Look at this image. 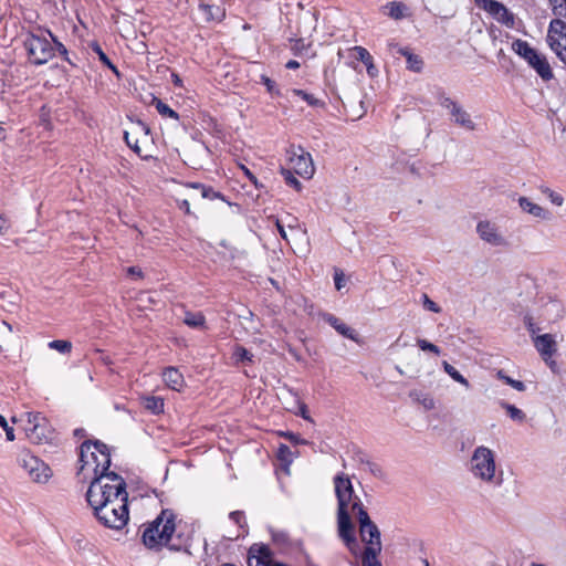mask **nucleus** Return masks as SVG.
I'll use <instances>...</instances> for the list:
<instances>
[{"instance_id": "nucleus-19", "label": "nucleus", "mask_w": 566, "mask_h": 566, "mask_svg": "<svg viewBox=\"0 0 566 566\" xmlns=\"http://www.w3.org/2000/svg\"><path fill=\"white\" fill-rule=\"evenodd\" d=\"M518 205L524 212L530 213L535 218H538L542 220H551L552 219L551 211L541 207L539 205L532 202L526 197H520Z\"/></svg>"}, {"instance_id": "nucleus-37", "label": "nucleus", "mask_w": 566, "mask_h": 566, "mask_svg": "<svg viewBox=\"0 0 566 566\" xmlns=\"http://www.w3.org/2000/svg\"><path fill=\"white\" fill-rule=\"evenodd\" d=\"M235 363H252L253 355L243 346L237 345L233 352Z\"/></svg>"}, {"instance_id": "nucleus-35", "label": "nucleus", "mask_w": 566, "mask_h": 566, "mask_svg": "<svg viewBox=\"0 0 566 566\" xmlns=\"http://www.w3.org/2000/svg\"><path fill=\"white\" fill-rule=\"evenodd\" d=\"M496 377L517 391H524L526 388L523 381L511 378L502 369L496 373Z\"/></svg>"}, {"instance_id": "nucleus-28", "label": "nucleus", "mask_w": 566, "mask_h": 566, "mask_svg": "<svg viewBox=\"0 0 566 566\" xmlns=\"http://www.w3.org/2000/svg\"><path fill=\"white\" fill-rule=\"evenodd\" d=\"M143 405L146 410L154 415H158L164 411V400L160 397L149 396L145 397Z\"/></svg>"}, {"instance_id": "nucleus-29", "label": "nucleus", "mask_w": 566, "mask_h": 566, "mask_svg": "<svg viewBox=\"0 0 566 566\" xmlns=\"http://www.w3.org/2000/svg\"><path fill=\"white\" fill-rule=\"evenodd\" d=\"M151 104L156 107L157 112L164 117H170L176 120L179 119V115L172 108H170L160 98L153 96Z\"/></svg>"}, {"instance_id": "nucleus-13", "label": "nucleus", "mask_w": 566, "mask_h": 566, "mask_svg": "<svg viewBox=\"0 0 566 566\" xmlns=\"http://www.w3.org/2000/svg\"><path fill=\"white\" fill-rule=\"evenodd\" d=\"M335 493L337 497V510H348L349 504L356 501L350 480L344 474H337L334 478Z\"/></svg>"}, {"instance_id": "nucleus-3", "label": "nucleus", "mask_w": 566, "mask_h": 566, "mask_svg": "<svg viewBox=\"0 0 566 566\" xmlns=\"http://www.w3.org/2000/svg\"><path fill=\"white\" fill-rule=\"evenodd\" d=\"M553 13L558 18L553 19L549 23L547 42L566 65V6H554Z\"/></svg>"}, {"instance_id": "nucleus-5", "label": "nucleus", "mask_w": 566, "mask_h": 566, "mask_svg": "<svg viewBox=\"0 0 566 566\" xmlns=\"http://www.w3.org/2000/svg\"><path fill=\"white\" fill-rule=\"evenodd\" d=\"M512 50L523 57L544 82H548L554 77L546 56L533 49L526 41L521 39L513 41Z\"/></svg>"}, {"instance_id": "nucleus-4", "label": "nucleus", "mask_w": 566, "mask_h": 566, "mask_svg": "<svg viewBox=\"0 0 566 566\" xmlns=\"http://www.w3.org/2000/svg\"><path fill=\"white\" fill-rule=\"evenodd\" d=\"M471 472L475 478L488 483L501 485L502 479L495 478V457L491 449L478 447L471 457Z\"/></svg>"}, {"instance_id": "nucleus-39", "label": "nucleus", "mask_w": 566, "mask_h": 566, "mask_svg": "<svg viewBox=\"0 0 566 566\" xmlns=\"http://www.w3.org/2000/svg\"><path fill=\"white\" fill-rule=\"evenodd\" d=\"M51 474L52 472L50 467L44 463V469H42L40 465H38L36 469H34V473L31 479L34 482H46L50 479Z\"/></svg>"}, {"instance_id": "nucleus-46", "label": "nucleus", "mask_w": 566, "mask_h": 566, "mask_svg": "<svg viewBox=\"0 0 566 566\" xmlns=\"http://www.w3.org/2000/svg\"><path fill=\"white\" fill-rule=\"evenodd\" d=\"M45 33L48 34V36L52 40V42L54 43V51L56 50L61 55L62 57L65 60V61H69L67 59V50L66 48L56 39V36H54L51 31L46 30Z\"/></svg>"}, {"instance_id": "nucleus-63", "label": "nucleus", "mask_w": 566, "mask_h": 566, "mask_svg": "<svg viewBox=\"0 0 566 566\" xmlns=\"http://www.w3.org/2000/svg\"><path fill=\"white\" fill-rule=\"evenodd\" d=\"M285 66L289 70H295L300 67V63L296 60H290Z\"/></svg>"}, {"instance_id": "nucleus-62", "label": "nucleus", "mask_w": 566, "mask_h": 566, "mask_svg": "<svg viewBox=\"0 0 566 566\" xmlns=\"http://www.w3.org/2000/svg\"><path fill=\"white\" fill-rule=\"evenodd\" d=\"M334 281H335V287L337 290H340L344 285V279H343V274L340 273H335V276H334Z\"/></svg>"}, {"instance_id": "nucleus-47", "label": "nucleus", "mask_w": 566, "mask_h": 566, "mask_svg": "<svg viewBox=\"0 0 566 566\" xmlns=\"http://www.w3.org/2000/svg\"><path fill=\"white\" fill-rule=\"evenodd\" d=\"M279 434L286 440H289L293 444H307L308 442L305 439H302L298 434L292 431H280Z\"/></svg>"}, {"instance_id": "nucleus-23", "label": "nucleus", "mask_w": 566, "mask_h": 566, "mask_svg": "<svg viewBox=\"0 0 566 566\" xmlns=\"http://www.w3.org/2000/svg\"><path fill=\"white\" fill-rule=\"evenodd\" d=\"M163 379L174 390H179L184 385V376L175 367H166L163 371Z\"/></svg>"}, {"instance_id": "nucleus-25", "label": "nucleus", "mask_w": 566, "mask_h": 566, "mask_svg": "<svg viewBox=\"0 0 566 566\" xmlns=\"http://www.w3.org/2000/svg\"><path fill=\"white\" fill-rule=\"evenodd\" d=\"M272 541L282 552H287L293 546V541L285 531L271 528Z\"/></svg>"}, {"instance_id": "nucleus-54", "label": "nucleus", "mask_w": 566, "mask_h": 566, "mask_svg": "<svg viewBox=\"0 0 566 566\" xmlns=\"http://www.w3.org/2000/svg\"><path fill=\"white\" fill-rule=\"evenodd\" d=\"M229 517L240 527H243V525L245 524V517L242 511H233L230 513Z\"/></svg>"}, {"instance_id": "nucleus-21", "label": "nucleus", "mask_w": 566, "mask_h": 566, "mask_svg": "<svg viewBox=\"0 0 566 566\" xmlns=\"http://www.w3.org/2000/svg\"><path fill=\"white\" fill-rule=\"evenodd\" d=\"M189 187L193 190L192 193L190 195V199L192 201H196L199 198H207L210 200L220 198L224 200L222 193H220L219 191H214L213 188L211 187H206L205 185L201 184H191Z\"/></svg>"}, {"instance_id": "nucleus-64", "label": "nucleus", "mask_w": 566, "mask_h": 566, "mask_svg": "<svg viewBox=\"0 0 566 566\" xmlns=\"http://www.w3.org/2000/svg\"><path fill=\"white\" fill-rule=\"evenodd\" d=\"M369 467H370V472L374 475H380L381 469L376 463H369Z\"/></svg>"}, {"instance_id": "nucleus-50", "label": "nucleus", "mask_w": 566, "mask_h": 566, "mask_svg": "<svg viewBox=\"0 0 566 566\" xmlns=\"http://www.w3.org/2000/svg\"><path fill=\"white\" fill-rule=\"evenodd\" d=\"M293 44L291 45V50L294 54H302L305 50L310 48L308 43H305L304 39H295L291 40Z\"/></svg>"}, {"instance_id": "nucleus-24", "label": "nucleus", "mask_w": 566, "mask_h": 566, "mask_svg": "<svg viewBox=\"0 0 566 566\" xmlns=\"http://www.w3.org/2000/svg\"><path fill=\"white\" fill-rule=\"evenodd\" d=\"M119 491H116L115 496L112 497L113 500H108V501H105L103 500L101 503L92 506L93 509V514L94 515H99L102 512H105L106 509L107 510H112V509H118V506H120V504H123V502H127L128 501V496H119Z\"/></svg>"}, {"instance_id": "nucleus-48", "label": "nucleus", "mask_w": 566, "mask_h": 566, "mask_svg": "<svg viewBox=\"0 0 566 566\" xmlns=\"http://www.w3.org/2000/svg\"><path fill=\"white\" fill-rule=\"evenodd\" d=\"M357 53L356 57L363 62L365 65L373 63V56L363 46H355L354 49Z\"/></svg>"}, {"instance_id": "nucleus-44", "label": "nucleus", "mask_w": 566, "mask_h": 566, "mask_svg": "<svg viewBox=\"0 0 566 566\" xmlns=\"http://www.w3.org/2000/svg\"><path fill=\"white\" fill-rule=\"evenodd\" d=\"M541 191L549 198L552 203H554L556 206L563 205L564 198L559 193L553 191L552 189H549L547 187H543V186L541 187Z\"/></svg>"}, {"instance_id": "nucleus-33", "label": "nucleus", "mask_w": 566, "mask_h": 566, "mask_svg": "<svg viewBox=\"0 0 566 566\" xmlns=\"http://www.w3.org/2000/svg\"><path fill=\"white\" fill-rule=\"evenodd\" d=\"M363 566H382L378 560V555H376L375 549L365 548L361 555Z\"/></svg>"}, {"instance_id": "nucleus-26", "label": "nucleus", "mask_w": 566, "mask_h": 566, "mask_svg": "<svg viewBox=\"0 0 566 566\" xmlns=\"http://www.w3.org/2000/svg\"><path fill=\"white\" fill-rule=\"evenodd\" d=\"M398 53L406 57L407 67L409 70L418 73L421 72L423 67V61L419 55L411 53L407 48H399Z\"/></svg>"}, {"instance_id": "nucleus-45", "label": "nucleus", "mask_w": 566, "mask_h": 566, "mask_svg": "<svg viewBox=\"0 0 566 566\" xmlns=\"http://www.w3.org/2000/svg\"><path fill=\"white\" fill-rule=\"evenodd\" d=\"M410 396L416 397V399L424 407V409L431 410L434 408V400L429 395H418L416 392H411Z\"/></svg>"}, {"instance_id": "nucleus-61", "label": "nucleus", "mask_w": 566, "mask_h": 566, "mask_svg": "<svg viewBox=\"0 0 566 566\" xmlns=\"http://www.w3.org/2000/svg\"><path fill=\"white\" fill-rule=\"evenodd\" d=\"M179 209H181L185 213L190 214V203L188 199L179 200L178 201Z\"/></svg>"}, {"instance_id": "nucleus-1", "label": "nucleus", "mask_w": 566, "mask_h": 566, "mask_svg": "<svg viewBox=\"0 0 566 566\" xmlns=\"http://www.w3.org/2000/svg\"><path fill=\"white\" fill-rule=\"evenodd\" d=\"M177 514L170 509H164L151 522L144 525L142 543L146 548L160 552L164 547L171 552H182L191 556L190 532H185L176 523Z\"/></svg>"}, {"instance_id": "nucleus-58", "label": "nucleus", "mask_w": 566, "mask_h": 566, "mask_svg": "<svg viewBox=\"0 0 566 566\" xmlns=\"http://www.w3.org/2000/svg\"><path fill=\"white\" fill-rule=\"evenodd\" d=\"M10 229V221L3 214H0V234H6Z\"/></svg>"}, {"instance_id": "nucleus-56", "label": "nucleus", "mask_w": 566, "mask_h": 566, "mask_svg": "<svg viewBox=\"0 0 566 566\" xmlns=\"http://www.w3.org/2000/svg\"><path fill=\"white\" fill-rule=\"evenodd\" d=\"M124 139L127 144V146L133 149L135 153L139 154L140 153V148L138 146V139H133L130 138V134L128 132H125L124 133Z\"/></svg>"}, {"instance_id": "nucleus-30", "label": "nucleus", "mask_w": 566, "mask_h": 566, "mask_svg": "<svg viewBox=\"0 0 566 566\" xmlns=\"http://www.w3.org/2000/svg\"><path fill=\"white\" fill-rule=\"evenodd\" d=\"M291 93L295 96H300L312 107H324L325 106V103L323 101L316 98L314 95L308 94L307 92H305L303 90L293 88V90H291Z\"/></svg>"}, {"instance_id": "nucleus-16", "label": "nucleus", "mask_w": 566, "mask_h": 566, "mask_svg": "<svg viewBox=\"0 0 566 566\" xmlns=\"http://www.w3.org/2000/svg\"><path fill=\"white\" fill-rule=\"evenodd\" d=\"M534 346L544 359L548 363V359L556 353V342L551 334L538 335L533 337Z\"/></svg>"}, {"instance_id": "nucleus-27", "label": "nucleus", "mask_w": 566, "mask_h": 566, "mask_svg": "<svg viewBox=\"0 0 566 566\" xmlns=\"http://www.w3.org/2000/svg\"><path fill=\"white\" fill-rule=\"evenodd\" d=\"M352 511L356 513L359 528L373 522L358 497H356V501L353 502Z\"/></svg>"}, {"instance_id": "nucleus-60", "label": "nucleus", "mask_w": 566, "mask_h": 566, "mask_svg": "<svg viewBox=\"0 0 566 566\" xmlns=\"http://www.w3.org/2000/svg\"><path fill=\"white\" fill-rule=\"evenodd\" d=\"M127 274L130 275V276H136L138 279H142L143 277V272L137 266H129L127 269Z\"/></svg>"}, {"instance_id": "nucleus-9", "label": "nucleus", "mask_w": 566, "mask_h": 566, "mask_svg": "<svg viewBox=\"0 0 566 566\" xmlns=\"http://www.w3.org/2000/svg\"><path fill=\"white\" fill-rule=\"evenodd\" d=\"M474 2L499 23L506 28H514L515 15L502 2L496 0H474Z\"/></svg>"}, {"instance_id": "nucleus-10", "label": "nucleus", "mask_w": 566, "mask_h": 566, "mask_svg": "<svg viewBox=\"0 0 566 566\" xmlns=\"http://www.w3.org/2000/svg\"><path fill=\"white\" fill-rule=\"evenodd\" d=\"M338 536L345 543L346 547L353 555H357L358 544L354 533V524L352 522L348 510H337Z\"/></svg>"}, {"instance_id": "nucleus-14", "label": "nucleus", "mask_w": 566, "mask_h": 566, "mask_svg": "<svg viewBox=\"0 0 566 566\" xmlns=\"http://www.w3.org/2000/svg\"><path fill=\"white\" fill-rule=\"evenodd\" d=\"M476 232L483 241L491 245L500 247L505 244V239L499 232L497 227L488 220H483L478 223Z\"/></svg>"}, {"instance_id": "nucleus-2", "label": "nucleus", "mask_w": 566, "mask_h": 566, "mask_svg": "<svg viewBox=\"0 0 566 566\" xmlns=\"http://www.w3.org/2000/svg\"><path fill=\"white\" fill-rule=\"evenodd\" d=\"M95 448L101 452L103 462L97 463L93 468L94 476L88 485L85 497L88 505L92 507L103 500H113L114 493L119 491V496H128L126 491L125 480L117 473L109 471L111 467V453L108 447L102 442L96 441Z\"/></svg>"}, {"instance_id": "nucleus-22", "label": "nucleus", "mask_w": 566, "mask_h": 566, "mask_svg": "<svg viewBox=\"0 0 566 566\" xmlns=\"http://www.w3.org/2000/svg\"><path fill=\"white\" fill-rule=\"evenodd\" d=\"M18 462L29 473L30 478H32L38 465L44 469V462L28 451L20 453Z\"/></svg>"}, {"instance_id": "nucleus-12", "label": "nucleus", "mask_w": 566, "mask_h": 566, "mask_svg": "<svg viewBox=\"0 0 566 566\" xmlns=\"http://www.w3.org/2000/svg\"><path fill=\"white\" fill-rule=\"evenodd\" d=\"M289 160L294 169L295 174L304 178H311L314 174V165L312 157L308 153H305L301 147L297 150L292 148L287 150Z\"/></svg>"}, {"instance_id": "nucleus-34", "label": "nucleus", "mask_w": 566, "mask_h": 566, "mask_svg": "<svg viewBox=\"0 0 566 566\" xmlns=\"http://www.w3.org/2000/svg\"><path fill=\"white\" fill-rule=\"evenodd\" d=\"M501 406L502 408H504L509 415V417L514 420V421H518V422H523L525 420V413L518 409L517 407H515L514 405H510L507 402H501Z\"/></svg>"}, {"instance_id": "nucleus-20", "label": "nucleus", "mask_w": 566, "mask_h": 566, "mask_svg": "<svg viewBox=\"0 0 566 566\" xmlns=\"http://www.w3.org/2000/svg\"><path fill=\"white\" fill-rule=\"evenodd\" d=\"M325 322H327L332 327H334L342 336L352 339L354 342H358V334L355 329L347 326L339 318L334 316L333 314H326L324 316Z\"/></svg>"}, {"instance_id": "nucleus-36", "label": "nucleus", "mask_w": 566, "mask_h": 566, "mask_svg": "<svg viewBox=\"0 0 566 566\" xmlns=\"http://www.w3.org/2000/svg\"><path fill=\"white\" fill-rule=\"evenodd\" d=\"M386 8L389 10L387 14L395 20L403 18L407 9L402 2H390Z\"/></svg>"}, {"instance_id": "nucleus-31", "label": "nucleus", "mask_w": 566, "mask_h": 566, "mask_svg": "<svg viewBox=\"0 0 566 566\" xmlns=\"http://www.w3.org/2000/svg\"><path fill=\"white\" fill-rule=\"evenodd\" d=\"M91 49L98 55L99 61L109 70H112L117 76H119V72L117 67L113 64V62L108 59L105 52L102 50L101 45L97 42H93L91 44Z\"/></svg>"}, {"instance_id": "nucleus-41", "label": "nucleus", "mask_w": 566, "mask_h": 566, "mask_svg": "<svg viewBox=\"0 0 566 566\" xmlns=\"http://www.w3.org/2000/svg\"><path fill=\"white\" fill-rule=\"evenodd\" d=\"M49 347L62 354H67L72 350V343L70 340L55 339L49 343Z\"/></svg>"}, {"instance_id": "nucleus-11", "label": "nucleus", "mask_w": 566, "mask_h": 566, "mask_svg": "<svg viewBox=\"0 0 566 566\" xmlns=\"http://www.w3.org/2000/svg\"><path fill=\"white\" fill-rule=\"evenodd\" d=\"M105 527L122 530L129 520L128 501L123 502L118 509L107 510L99 515H94Z\"/></svg>"}, {"instance_id": "nucleus-40", "label": "nucleus", "mask_w": 566, "mask_h": 566, "mask_svg": "<svg viewBox=\"0 0 566 566\" xmlns=\"http://www.w3.org/2000/svg\"><path fill=\"white\" fill-rule=\"evenodd\" d=\"M281 174L284 177L286 185L294 188L296 191L302 189L301 181L292 174L290 169L281 168Z\"/></svg>"}, {"instance_id": "nucleus-49", "label": "nucleus", "mask_w": 566, "mask_h": 566, "mask_svg": "<svg viewBox=\"0 0 566 566\" xmlns=\"http://www.w3.org/2000/svg\"><path fill=\"white\" fill-rule=\"evenodd\" d=\"M422 305L427 311L441 313L442 308L433 302L426 293L422 294Z\"/></svg>"}, {"instance_id": "nucleus-17", "label": "nucleus", "mask_w": 566, "mask_h": 566, "mask_svg": "<svg viewBox=\"0 0 566 566\" xmlns=\"http://www.w3.org/2000/svg\"><path fill=\"white\" fill-rule=\"evenodd\" d=\"M97 440H86L80 447V461L83 463L81 467V471L84 470L86 465L90 464V459L94 463V468L97 463L103 462V457L101 452L95 448L94 443Z\"/></svg>"}, {"instance_id": "nucleus-55", "label": "nucleus", "mask_w": 566, "mask_h": 566, "mask_svg": "<svg viewBox=\"0 0 566 566\" xmlns=\"http://www.w3.org/2000/svg\"><path fill=\"white\" fill-rule=\"evenodd\" d=\"M428 4L431 7L433 11H437L440 13L448 3L451 2V0H427Z\"/></svg>"}, {"instance_id": "nucleus-7", "label": "nucleus", "mask_w": 566, "mask_h": 566, "mask_svg": "<svg viewBox=\"0 0 566 566\" xmlns=\"http://www.w3.org/2000/svg\"><path fill=\"white\" fill-rule=\"evenodd\" d=\"M28 427L25 432L29 439L34 443H42L52 440L53 430L48 419L40 412H27Z\"/></svg>"}, {"instance_id": "nucleus-57", "label": "nucleus", "mask_w": 566, "mask_h": 566, "mask_svg": "<svg viewBox=\"0 0 566 566\" xmlns=\"http://www.w3.org/2000/svg\"><path fill=\"white\" fill-rule=\"evenodd\" d=\"M242 170L248 179L256 187L262 188L263 185L259 182L258 178L244 166H242Z\"/></svg>"}, {"instance_id": "nucleus-18", "label": "nucleus", "mask_w": 566, "mask_h": 566, "mask_svg": "<svg viewBox=\"0 0 566 566\" xmlns=\"http://www.w3.org/2000/svg\"><path fill=\"white\" fill-rule=\"evenodd\" d=\"M249 557H253L255 566H270L277 563L273 558V552L266 545L254 544L249 551Z\"/></svg>"}, {"instance_id": "nucleus-51", "label": "nucleus", "mask_w": 566, "mask_h": 566, "mask_svg": "<svg viewBox=\"0 0 566 566\" xmlns=\"http://www.w3.org/2000/svg\"><path fill=\"white\" fill-rule=\"evenodd\" d=\"M523 322L530 334L534 337V335L539 331V327L534 323L533 316L525 314Z\"/></svg>"}, {"instance_id": "nucleus-53", "label": "nucleus", "mask_w": 566, "mask_h": 566, "mask_svg": "<svg viewBox=\"0 0 566 566\" xmlns=\"http://www.w3.org/2000/svg\"><path fill=\"white\" fill-rule=\"evenodd\" d=\"M0 426L6 431L7 440L8 441H13L14 440V430H13L12 427H10L8 424V421H7L6 417L2 416L1 413H0Z\"/></svg>"}, {"instance_id": "nucleus-8", "label": "nucleus", "mask_w": 566, "mask_h": 566, "mask_svg": "<svg viewBox=\"0 0 566 566\" xmlns=\"http://www.w3.org/2000/svg\"><path fill=\"white\" fill-rule=\"evenodd\" d=\"M439 105L449 111L452 122L467 129L474 130L476 125L471 118V115L455 101L446 95L443 91L437 94Z\"/></svg>"}, {"instance_id": "nucleus-15", "label": "nucleus", "mask_w": 566, "mask_h": 566, "mask_svg": "<svg viewBox=\"0 0 566 566\" xmlns=\"http://www.w3.org/2000/svg\"><path fill=\"white\" fill-rule=\"evenodd\" d=\"M359 534L361 541L366 544L365 548L371 547L375 549L376 555H379L381 552V539L378 526L371 522L366 526H361L359 528Z\"/></svg>"}, {"instance_id": "nucleus-38", "label": "nucleus", "mask_w": 566, "mask_h": 566, "mask_svg": "<svg viewBox=\"0 0 566 566\" xmlns=\"http://www.w3.org/2000/svg\"><path fill=\"white\" fill-rule=\"evenodd\" d=\"M185 324L189 327H201L205 325V316L201 313H186Z\"/></svg>"}, {"instance_id": "nucleus-52", "label": "nucleus", "mask_w": 566, "mask_h": 566, "mask_svg": "<svg viewBox=\"0 0 566 566\" xmlns=\"http://www.w3.org/2000/svg\"><path fill=\"white\" fill-rule=\"evenodd\" d=\"M261 81L266 86V90L271 95H280V91L276 88V84L273 80L266 75H262Z\"/></svg>"}, {"instance_id": "nucleus-6", "label": "nucleus", "mask_w": 566, "mask_h": 566, "mask_svg": "<svg viewBox=\"0 0 566 566\" xmlns=\"http://www.w3.org/2000/svg\"><path fill=\"white\" fill-rule=\"evenodd\" d=\"M39 31L40 33L31 32L24 40V48L31 63L34 65L48 63L55 54L53 44L44 35L43 31Z\"/></svg>"}, {"instance_id": "nucleus-42", "label": "nucleus", "mask_w": 566, "mask_h": 566, "mask_svg": "<svg viewBox=\"0 0 566 566\" xmlns=\"http://www.w3.org/2000/svg\"><path fill=\"white\" fill-rule=\"evenodd\" d=\"M276 455H277V459L280 461L284 462L286 465H290L293 461V458H292L293 453L286 444H283V443L280 444Z\"/></svg>"}, {"instance_id": "nucleus-43", "label": "nucleus", "mask_w": 566, "mask_h": 566, "mask_svg": "<svg viewBox=\"0 0 566 566\" xmlns=\"http://www.w3.org/2000/svg\"><path fill=\"white\" fill-rule=\"evenodd\" d=\"M417 345L423 352H430L433 353L434 355H440L441 353L440 348L437 345L428 342L427 339L418 338Z\"/></svg>"}, {"instance_id": "nucleus-32", "label": "nucleus", "mask_w": 566, "mask_h": 566, "mask_svg": "<svg viewBox=\"0 0 566 566\" xmlns=\"http://www.w3.org/2000/svg\"><path fill=\"white\" fill-rule=\"evenodd\" d=\"M444 371L457 382L469 388L470 384L465 377H463L451 364L443 361L442 364Z\"/></svg>"}, {"instance_id": "nucleus-59", "label": "nucleus", "mask_w": 566, "mask_h": 566, "mask_svg": "<svg viewBox=\"0 0 566 566\" xmlns=\"http://www.w3.org/2000/svg\"><path fill=\"white\" fill-rule=\"evenodd\" d=\"M303 419L312 421L311 417L308 416V409L307 406L304 402H298V412Z\"/></svg>"}]
</instances>
